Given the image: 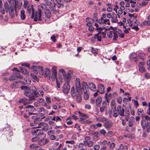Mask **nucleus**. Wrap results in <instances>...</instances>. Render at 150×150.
Listing matches in <instances>:
<instances>
[{
    "mask_svg": "<svg viewBox=\"0 0 150 150\" xmlns=\"http://www.w3.org/2000/svg\"><path fill=\"white\" fill-rule=\"evenodd\" d=\"M135 120V118L133 117H130L128 122V126L129 127H132L133 125V124Z\"/></svg>",
    "mask_w": 150,
    "mask_h": 150,
    "instance_id": "24",
    "label": "nucleus"
},
{
    "mask_svg": "<svg viewBox=\"0 0 150 150\" xmlns=\"http://www.w3.org/2000/svg\"><path fill=\"white\" fill-rule=\"evenodd\" d=\"M88 88L93 91H95L96 90V87L95 84L93 83H90L88 84Z\"/></svg>",
    "mask_w": 150,
    "mask_h": 150,
    "instance_id": "17",
    "label": "nucleus"
},
{
    "mask_svg": "<svg viewBox=\"0 0 150 150\" xmlns=\"http://www.w3.org/2000/svg\"><path fill=\"white\" fill-rule=\"evenodd\" d=\"M49 142V139H41L38 142V144L40 145H43L46 144Z\"/></svg>",
    "mask_w": 150,
    "mask_h": 150,
    "instance_id": "21",
    "label": "nucleus"
},
{
    "mask_svg": "<svg viewBox=\"0 0 150 150\" xmlns=\"http://www.w3.org/2000/svg\"><path fill=\"white\" fill-rule=\"evenodd\" d=\"M86 21L87 22L86 25L88 26H91L93 22V20L91 18L89 17L86 18Z\"/></svg>",
    "mask_w": 150,
    "mask_h": 150,
    "instance_id": "22",
    "label": "nucleus"
},
{
    "mask_svg": "<svg viewBox=\"0 0 150 150\" xmlns=\"http://www.w3.org/2000/svg\"><path fill=\"white\" fill-rule=\"evenodd\" d=\"M31 76L33 79L34 81H38L39 79L38 78L35 74H31Z\"/></svg>",
    "mask_w": 150,
    "mask_h": 150,
    "instance_id": "41",
    "label": "nucleus"
},
{
    "mask_svg": "<svg viewBox=\"0 0 150 150\" xmlns=\"http://www.w3.org/2000/svg\"><path fill=\"white\" fill-rule=\"evenodd\" d=\"M38 71L41 75H42L43 74L44 71L43 68L42 67L38 66Z\"/></svg>",
    "mask_w": 150,
    "mask_h": 150,
    "instance_id": "38",
    "label": "nucleus"
},
{
    "mask_svg": "<svg viewBox=\"0 0 150 150\" xmlns=\"http://www.w3.org/2000/svg\"><path fill=\"white\" fill-rule=\"evenodd\" d=\"M141 125L144 129H146L147 132H150V123L146 122L144 119H143L141 121Z\"/></svg>",
    "mask_w": 150,
    "mask_h": 150,
    "instance_id": "5",
    "label": "nucleus"
},
{
    "mask_svg": "<svg viewBox=\"0 0 150 150\" xmlns=\"http://www.w3.org/2000/svg\"><path fill=\"white\" fill-rule=\"evenodd\" d=\"M109 148L110 149H113L115 147V144L114 143H111V142H110V144H109Z\"/></svg>",
    "mask_w": 150,
    "mask_h": 150,
    "instance_id": "57",
    "label": "nucleus"
},
{
    "mask_svg": "<svg viewBox=\"0 0 150 150\" xmlns=\"http://www.w3.org/2000/svg\"><path fill=\"white\" fill-rule=\"evenodd\" d=\"M111 96L112 94L111 93H109V94H107V93L105 94V98L108 103L109 102L111 98Z\"/></svg>",
    "mask_w": 150,
    "mask_h": 150,
    "instance_id": "27",
    "label": "nucleus"
},
{
    "mask_svg": "<svg viewBox=\"0 0 150 150\" xmlns=\"http://www.w3.org/2000/svg\"><path fill=\"white\" fill-rule=\"evenodd\" d=\"M50 73V71L49 69L48 68H46L45 70V74L46 77L49 76Z\"/></svg>",
    "mask_w": 150,
    "mask_h": 150,
    "instance_id": "47",
    "label": "nucleus"
},
{
    "mask_svg": "<svg viewBox=\"0 0 150 150\" xmlns=\"http://www.w3.org/2000/svg\"><path fill=\"white\" fill-rule=\"evenodd\" d=\"M112 22L113 23H116L117 22L118 20L117 19V15L115 14L114 16H113L112 19L111 20Z\"/></svg>",
    "mask_w": 150,
    "mask_h": 150,
    "instance_id": "39",
    "label": "nucleus"
},
{
    "mask_svg": "<svg viewBox=\"0 0 150 150\" xmlns=\"http://www.w3.org/2000/svg\"><path fill=\"white\" fill-rule=\"evenodd\" d=\"M102 101L101 97H98L96 100V103L98 106H99V105L101 103Z\"/></svg>",
    "mask_w": 150,
    "mask_h": 150,
    "instance_id": "32",
    "label": "nucleus"
},
{
    "mask_svg": "<svg viewBox=\"0 0 150 150\" xmlns=\"http://www.w3.org/2000/svg\"><path fill=\"white\" fill-rule=\"evenodd\" d=\"M105 124V128H107V129H108L110 128L112 126V123L111 122H108V120H107Z\"/></svg>",
    "mask_w": 150,
    "mask_h": 150,
    "instance_id": "23",
    "label": "nucleus"
},
{
    "mask_svg": "<svg viewBox=\"0 0 150 150\" xmlns=\"http://www.w3.org/2000/svg\"><path fill=\"white\" fill-rule=\"evenodd\" d=\"M25 108L27 109L26 110V112L30 111L33 112L36 110L34 108V106L31 105H27L25 107Z\"/></svg>",
    "mask_w": 150,
    "mask_h": 150,
    "instance_id": "20",
    "label": "nucleus"
},
{
    "mask_svg": "<svg viewBox=\"0 0 150 150\" xmlns=\"http://www.w3.org/2000/svg\"><path fill=\"white\" fill-rule=\"evenodd\" d=\"M34 133L36 134V135L40 136L43 134V131L38 129H35L34 131Z\"/></svg>",
    "mask_w": 150,
    "mask_h": 150,
    "instance_id": "26",
    "label": "nucleus"
},
{
    "mask_svg": "<svg viewBox=\"0 0 150 150\" xmlns=\"http://www.w3.org/2000/svg\"><path fill=\"white\" fill-rule=\"evenodd\" d=\"M42 89L45 91H47L49 89L48 86L45 85L44 84L42 85Z\"/></svg>",
    "mask_w": 150,
    "mask_h": 150,
    "instance_id": "62",
    "label": "nucleus"
},
{
    "mask_svg": "<svg viewBox=\"0 0 150 150\" xmlns=\"http://www.w3.org/2000/svg\"><path fill=\"white\" fill-rule=\"evenodd\" d=\"M38 119H36L34 121L30 124L31 126L33 127V128H37L40 127L42 126H45L47 125L44 122H39Z\"/></svg>",
    "mask_w": 150,
    "mask_h": 150,
    "instance_id": "3",
    "label": "nucleus"
},
{
    "mask_svg": "<svg viewBox=\"0 0 150 150\" xmlns=\"http://www.w3.org/2000/svg\"><path fill=\"white\" fill-rule=\"evenodd\" d=\"M110 105L112 110H115L116 109V105L114 100H112L110 102Z\"/></svg>",
    "mask_w": 150,
    "mask_h": 150,
    "instance_id": "28",
    "label": "nucleus"
},
{
    "mask_svg": "<svg viewBox=\"0 0 150 150\" xmlns=\"http://www.w3.org/2000/svg\"><path fill=\"white\" fill-rule=\"evenodd\" d=\"M107 37L109 38H111L113 36V39L114 40H117L118 38V35L116 34L115 31H110L107 33Z\"/></svg>",
    "mask_w": 150,
    "mask_h": 150,
    "instance_id": "8",
    "label": "nucleus"
},
{
    "mask_svg": "<svg viewBox=\"0 0 150 150\" xmlns=\"http://www.w3.org/2000/svg\"><path fill=\"white\" fill-rule=\"evenodd\" d=\"M145 55L143 53H140L139 54L138 56L140 58V59H144V58H143Z\"/></svg>",
    "mask_w": 150,
    "mask_h": 150,
    "instance_id": "61",
    "label": "nucleus"
},
{
    "mask_svg": "<svg viewBox=\"0 0 150 150\" xmlns=\"http://www.w3.org/2000/svg\"><path fill=\"white\" fill-rule=\"evenodd\" d=\"M15 10L20 9L21 7L22 2L20 1L15 0Z\"/></svg>",
    "mask_w": 150,
    "mask_h": 150,
    "instance_id": "13",
    "label": "nucleus"
},
{
    "mask_svg": "<svg viewBox=\"0 0 150 150\" xmlns=\"http://www.w3.org/2000/svg\"><path fill=\"white\" fill-rule=\"evenodd\" d=\"M80 80L79 78H76V86L79 87L81 86L80 84Z\"/></svg>",
    "mask_w": 150,
    "mask_h": 150,
    "instance_id": "48",
    "label": "nucleus"
},
{
    "mask_svg": "<svg viewBox=\"0 0 150 150\" xmlns=\"http://www.w3.org/2000/svg\"><path fill=\"white\" fill-rule=\"evenodd\" d=\"M71 93L72 97L74 98L75 96V94L74 88V86L72 87L71 88Z\"/></svg>",
    "mask_w": 150,
    "mask_h": 150,
    "instance_id": "43",
    "label": "nucleus"
},
{
    "mask_svg": "<svg viewBox=\"0 0 150 150\" xmlns=\"http://www.w3.org/2000/svg\"><path fill=\"white\" fill-rule=\"evenodd\" d=\"M144 111L143 109L142 108H139L137 110V113L139 115H143Z\"/></svg>",
    "mask_w": 150,
    "mask_h": 150,
    "instance_id": "42",
    "label": "nucleus"
},
{
    "mask_svg": "<svg viewBox=\"0 0 150 150\" xmlns=\"http://www.w3.org/2000/svg\"><path fill=\"white\" fill-rule=\"evenodd\" d=\"M43 10H46L48 11V14L47 16H46L47 18H49L51 16V14L50 11L49 9H47V7L46 5L44 4H41L38 6V14H36L35 18H34V21H37L38 20L39 21H42V10L41 9Z\"/></svg>",
    "mask_w": 150,
    "mask_h": 150,
    "instance_id": "1",
    "label": "nucleus"
},
{
    "mask_svg": "<svg viewBox=\"0 0 150 150\" xmlns=\"http://www.w3.org/2000/svg\"><path fill=\"white\" fill-rule=\"evenodd\" d=\"M31 69L34 73L36 74L38 73V68L36 66H33L31 67Z\"/></svg>",
    "mask_w": 150,
    "mask_h": 150,
    "instance_id": "36",
    "label": "nucleus"
},
{
    "mask_svg": "<svg viewBox=\"0 0 150 150\" xmlns=\"http://www.w3.org/2000/svg\"><path fill=\"white\" fill-rule=\"evenodd\" d=\"M21 18L22 20H24L25 18V11L23 10L21 11Z\"/></svg>",
    "mask_w": 150,
    "mask_h": 150,
    "instance_id": "35",
    "label": "nucleus"
},
{
    "mask_svg": "<svg viewBox=\"0 0 150 150\" xmlns=\"http://www.w3.org/2000/svg\"><path fill=\"white\" fill-rule=\"evenodd\" d=\"M107 105L106 102H104L103 104L102 107L100 108V111L101 112H103L105 110H106L107 108Z\"/></svg>",
    "mask_w": 150,
    "mask_h": 150,
    "instance_id": "25",
    "label": "nucleus"
},
{
    "mask_svg": "<svg viewBox=\"0 0 150 150\" xmlns=\"http://www.w3.org/2000/svg\"><path fill=\"white\" fill-rule=\"evenodd\" d=\"M132 101H133L134 103V106L136 108H137L138 106L139 105V104L137 101L136 100L134 99H132Z\"/></svg>",
    "mask_w": 150,
    "mask_h": 150,
    "instance_id": "55",
    "label": "nucleus"
},
{
    "mask_svg": "<svg viewBox=\"0 0 150 150\" xmlns=\"http://www.w3.org/2000/svg\"><path fill=\"white\" fill-rule=\"evenodd\" d=\"M83 92L84 93V98L85 100H87L89 98L88 93L87 92L86 90L84 91Z\"/></svg>",
    "mask_w": 150,
    "mask_h": 150,
    "instance_id": "45",
    "label": "nucleus"
},
{
    "mask_svg": "<svg viewBox=\"0 0 150 150\" xmlns=\"http://www.w3.org/2000/svg\"><path fill=\"white\" fill-rule=\"evenodd\" d=\"M57 76V71H54V73L52 74V76L51 77V79L53 81H55V79H56Z\"/></svg>",
    "mask_w": 150,
    "mask_h": 150,
    "instance_id": "40",
    "label": "nucleus"
},
{
    "mask_svg": "<svg viewBox=\"0 0 150 150\" xmlns=\"http://www.w3.org/2000/svg\"><path fill=\"white\" fill-rule=\"evenodd\" d=\"M45 99L47 103L50 104L52 103V101L50 97L46 96Z\"/></svg>",
    "mask_w": 150,
    "mask_h": 150,
    "instance_id": "50",
    "label": "nucleus"
},
{
    "mask_svg": "<svg viewBox=\"0 0 150 150\" xmlns=\"http://www.w3.org/2000/svg\"><path fill=\"white\" fill-rule=\"evenodd\" d=\"M37 102L40 104H42V106H47V103L46 102H45V100L44 99L42 98H39L37 99Z\"/></svg>",
    "mask_w": 150,
    "mask_h": 150,
    "instance_id": "18",
    "label": "nucleus"
},
{
    "mask_svg": "<svg viewBox=\"0 0 150 150\" xmlns=\"http://www.w3.org/2000/svg\"><path fill=\"white\" fill-rule=\"evenodd\" d=\"M21 89L24 91V94L25 96L28 97L30 100H35L34 95L31 93L30 89L26 86H23L21 87Z\"/></svg>",
    "mask_w": 150,
    "mask_h": 150,
    "instance_id": "2",
    "label": "nucleus"
},
{
    "mask_svg": "<svg viewBox=\"0 0 150 150\" xmlns=\"http://www.w3.org/2000/svg\"><path fill=\"white\" fill-rule=\"evenodd\" d=\"M40 139L39 137L38 136H35L32 138L31 140L33 142H35L38 140Z\"/></svg>",
    "mask_w": 150,
    "mask_h": 150,
    "instance_id": "53",
    "label": "nucleus"
},
{
    "mask_svg": "<svg viewBox=\"0 0 150 150\" xmlns=\"http://www.w3.org/2000/svg\"><path fill=\"white\" fill-rule=\"evenodd\" d=\"M6 11L8 12L11 18H13L14 16V11L13 8L11 7L6 8Z\"/></svg>",
    "mask_w": 150,
    "mask_h": 150,
    "instance_id": "11",
    "label": "nucleus"
},
{
    "mask_svg": "<svg viewBox=\"0 0 150 150\" xmlns=\"http://www.w3.org/2000/svg\"><path fill=\"white\" fill-rule=\"evenodd\" d=\"M63 92L65 94H67L70 89V86L68 83L64 84L62 87Z\"/></svg>",
    "mask_w": 150,
    "mask_h": 150,
    "instance_id": "10",
    "label": "nucleus"
},
{
    "mask_svg": "<svg viewBox=\"0 0 150 150\" xmlns=\"http://www.w3.org/2000/svg\"><path fill=\"white\" fill-rule=\"evenodd\" d=\"M30 100H29H29L27 99L24 98L21 100H19L18 101L19 103H23L24 105H26L28 104H30L31 103L30 102Z\"/></svg>",
    "mask_w": 150,
    "mask_h": 150,
    "instance_id": "19",
    "label": "nucleus"
},
{
    "mask_svg": "<svg viewBox=\"0 0 150 150\" xmlns=\"http://www.w3.org/2000/svg\"><path fill=\"white\" fill-rule=\"evenodd\" d=\"M83 143L85 146H87L88 147H91L93 145V142L91 140L90 137L88 136L85 137Z\"/></svg>",
    "mask_w": 150,
    "mask_h": 150,
    "instance_id": "6",
    "label": "nucleus"
},
{
    "mask_svg": "<svg viewBox=\"0 0 150 150\" xmlns=\"http://www.w3.org/2000/svg\"><path fill=\"white\" fill-rule=\"evenodd\" d=\"M144 77L146 79H149L150 78V74L147 72L144 75Z\"/></svg>",
    "mask_w": 150,
    "mask_h": 150,
    "instance_id": "59",
    "label": "nucleus"
},
{
    "mask_svg": "<svg viewBox=\"0 0 150 150\" xmlns=\"http://www.w3.org/2000/svg\"><path fill=\"white\" fill-rule=\"evenodd\" d=\"M71 76L70 75L68 74L66 77L64 79V80L66 83H68L69 82L71 79Z\"/></svg>",
    "mask_w": 150,
    "mask_h": 150,
    "instance_id": "37",
    "label": "nucleus"
},
{
    "mask_svg": "<svg viewBox=\"0 0 150 150\" xmlns=\"http://www.w3.org/2000/svg\"><path fill=\"white\" fill-rule=\"evenodd\" d=\"M27 12L29 14H30L31 12H32V14L31 16V18H35V15L36 13L38 14L37 11H35L33 7V5L31 6H28L27 8Z\"/></svg>",
    "mask_w": 150,
    "mask_h": 150,
    "instance_id": "7",
    "label": "nucleus"
},
{
    "mask_svg": "<svg viewBox=\"0 0 150 150\" xmlns=\"http://www.w3.org/2000/svg\"><path fill=\"white\" fill-rule=\"evenodd\" d=\"M99 132L101 134L103 135H105V134L106 133V131L104 129H102L100 130L99 131Z\"/></svg>",
    "mask_w": 150,
    "mask_h": 150,
    "instance_id": "64",
    "label": "nucleus"
},
{
    "mask_svg": "<svg viewBox=\"0 0 150 150\" xmlns=\"http://www.w3.org/2000/svg\"><path fill=\"white\" fill-rule=\"evenodd\" d=\"M31 90L33 91V93L34 94H36V91L37 90V89L36 88V87L34 86H31Z\"/></svg>",
    "mask_w": 150,
    "mask_h": 150,
    "instance_id": "52",
    "label": "nucleus"
},
{
    "mask_svg": "<svg viewBox=\"0 0 150 150\" xmlns=\"http://www.w3.org/2000/svg\"><path fill=\"white\" fill-rule=\"evenodd\" d=\"M78 112L81 117L79 120V122L81 123H82V121L85 119L87 118L88 117L86 114H83L80 112Z\"/></svg>",
    "mask_w": 150,
    "mask_h": 150,
    "instance_id": "14",
    "label": "nucleus"
},
{
    "mask_svg": "<svg viewBox=\"0 0 150 150\" xmlns=\"http://www.w3.org/2000/svg\"><path fill=\"white\" fill-rule=\"evenodd\" d=\"M142 118V120L143 119H144L146 120H149V117L147 115H141Z\"/></svg>",
    "mask_w": 150,
    "mask_h": 150,
    "instance_id": "63",
    "label": "nucleus"
},
{
    "mask_svg": "<svg viewBox=\"0 0 150 150\" xmlns=\"http://www.w3.org/2000/svg\"><path fill=\"white\" fill-rule=\"evenodd\" d=\"M93 134V135L92 138L93 140L95 141H97L98 140V136L96 135L95 133V134Z\"/></svg>",
    "mask_w": 150,
    "mask_h": 150,
    "instance_id": "54",
    "label": "nucleus"
},
{
    "mask_svg": "<svg viewBox=\"0 0 150 150\" xmlns=\"http://www.w3.org/2000/svg\"><path fill=\"white\" fill-rule=\"evenodd\" d=\"M137 56L136 53H133L131 54L130 57L131 59H134V61L136 62H137L138 61V59L136 58Z\"/></svg>",
    "mask_w": 150,
    "mask_h": 150,
    "instance_id": "29",
    "label": "nucleus"
},
{
    "mask_svg": "<svg viewBox=\"0 0 150 150\" xmlns=\"http://www.w3.org/2000/svg\"><path fill=\"white\" fill-rule=\"evenodd\" d=\"M117 112L119 113V114L121 116H124V112H125V109L123 108H122L121 106L119 105L117 106V109H116Z\"/></svg>",
    "mask_w": 150,
    "mask_h": 150,
    "instance_id": "12",
    "label": "nucleus"
},
{
    "mask_svg": "<svg viewBox=\"0 0 150 150\" xmlns=\"http://www.w3.org/2000/svg\"><path fill=\"white\" fill-rule=\"evenodd\" d=\"M56 4L55 3H54V6H53L51 8V11L52 12H54V13H55L56 11V10L55 7V5Z\"/></svg>",
    "mask_w": 150,
    "mask_h": 150,
    "instance_id": "56",
    "label": "nucleus"
},
{
    "mask_svg": "<svg viewBox=\"0 0 150 150\" xmlns=\"http://www.w3.org/2000/svg\"><path fill=\"white\" fill-rule=\"evenodd\" d=\"M76 99L77 101L79 102H80L82 100L81 95L79 93L76 95Z\"/></svg>",
    "mask_w": 150,
    "mask_h": 150,
    "instance_id": "46",
    "label": "nucleus"
},
{
    "mask_svg": "<svg viewBox=\"0 0 150 150\" xmlns=\"http://www.w3.org/2000/svg\"><path fill=\"white\" fill-rule=\"evenodd\" d=\"M36 94H34V96L35 97V100L36 99V97H38V95L39 96H43L44 95V94L43 91L41 90H39V88L37 89V90L36 91Z\"/></svg>",
    "mask_w": 150,
    "mask_h": 150,
    "instance_id": "15",
    "label": "nucleus"
},
{
    "mask_svg": "<svg viewBox=\"0 0 150 150\" xmlns=\"http://www.w3.org/2000/svg\"><path fill=\"white\" fill-rule=\"evenodd\" d=\"M98 23L101 24H103V25H110V21L108 18H105L104 19H100L98 21Z\"/></svg>",
    "mask_w": 150,
    "mask_h": 150,
    "instance_id": "9",
    "label": "nucleus"
},
{
    "mask_svg": "<svg viewBox=\"0 0 150 150\" xmlns=\"http://www.w3.org/2000/svg\"><path fill=\"white\" fill-rule=\"evenodd\" d=\"M59 73L61 74V75L62 74L64 77L66 76V73L63 69H61L59 70Z\"/></svg>",
    "mask_w": 150,
    "mask_h": 150,
    "instance_id": "51",
    "label": "nucleus"
},
{
    "mask_svg": "<svg viewBox=\"0 0 150 150\" xmlns=\"http://www.w3.org/2000/svg\"><path fill=\"white\" fill-rule=\"evenodd\" d=\"M18 87V83L17 82H15L12 83L11 85V87L12 89L16 88Z\"/></svg>",
    "mask_w": 150,
    "mask_h": 150,
    "instance_id": "33",
    "label": "nucleus"
},
{
    "mask_svg": "<svg viewBox=\"0 0 150 150\" xmlns=\"http://www.w3.org/2000/svg\"><path fill=\"white\" fill-rule=\"evenodd\" d=\"M88 86L87 83L85 82H83V83L82 88L83 91H86V89L87 88Z\"/></svg>",
    "mask_w": 150,
    "mask_h": 150,
    "instance_id": "44",
    "label": "nucleus"
},
{
    "mask_svg": "<svg viewBox=\"0 0 150 150\" xmlns=\"http://www.w3.org/2000/svg\"><path fill=\"white\" fill-rule=\"evenodd\" d=\"M104 90V87L103 85L102 84H99L98 85V92L100 94L103 93Z\"/></svg>",
    "mask_w": 150,
    "mask_h": 150,
    "instance_id": "16",
    "label": "nucleus"
},
{
    "mask_svg": "<svg viewBox=\"0 0 150 150\" xmlns=\"http://www.w3.org/2000/svg\"><path fill=\"white\" fill-rule=\"evenodd\" d=\"M39 111V112H42L45 114H47L48 112V111L45 109L43 107H41L40 108Z\"/></svg>",
    "mask_w": 150,
    "mask_h": 150,
    "instance_id": "34",
    "label": "nucleus"
},
{
    "mask_svg": "<svg viewBox=\"0 0 150 150\" xmlns=\"http://www.w3.org/2000/svg\"><path fill=\"white\" fill-rule=\"evenodd\" d=\"M110 144V141H107L105 140H103L102 141L100 142H99V144L100 145H105L106 144L107 146H109V144Z\"/></svg>",
    "mask_w": 150,
    "mask_h": 150,
    "instance_id": "30",
    "label": "nucleus"
},
{
    "mask_svg": "<svg viewBox=\"0 0 150 150\" xmlns=\"http://www.w3.org/2000/svg\"><path fill=\"white\" fill-rule=\"evenodd\" d=\"M139 70L142 73L145 72V69L144 67H139Z\"/></svg>",
    "mask_w": 150,
    "mask_h": 150,
    "instance_id": "58",
    "label": "nucleus"
},
{
    "mask_svg": "<svg viewBox=\"0 0 150 150\" xmlns=\"http://www.w3.org/2000/svg\"><path fill=\"white\" fill-rule=\"evenodd\" d=\"M96 120L98 121L101 122L105 123L106 122L107 119L105 117H98L96 118Z\"/></svg>",
    "mask_w": 150,
    "mask_h": 150,
    "instance_id": "31",
    "label": "nucleus"
},
{
    "mask_svg": "<svg viewBox=\"0 0 150 150\" xmlns=\"http://www.w3.org/2000/svg\"><path fill=\"white\" fill-rule=\"evenodd\" d=\"M13 70H15L13 74L9 78L10 81H12L13 80H15L16 78H18L20 79L22 78L20 74L19 73V71H18L16 68L14 69Z\"/></svg>",
    "mask_w": 150,
    "mask_h": 150,
    "instance_id": "4",
    "label": "nucleus"
},
{
    "mask_svg": "<svg viewBox=\"0 0 150 150\" xmlns=\"http://www.w3.org/2000/svg\"><path fill=\"white\" fill-rule=\"evenodd\" d=\"M113 117H116L118 116L119 115V113H118L117 112L116 109L115 110H113Z\"/></svg>",
    "mask_w": 150,
    "mask_h": 150,
    "instance_id": "60",
    "label": "nucleus"
},
{
    "mask_svg": "<svg viewBox=\"0 0 150 150\" xmlns=\"http://www.w3.org/2000/svg\"><path fill=\"white\" fill-rule=\"evenodd\" d=\"M95 38L97 39L98 41H101V35L98 34L95 35Z\"/></svg>",
    "mask_w": 150,
    "mask_h": 150,
    "instance_id": "49",
    "label": "nucleus"
}]
</instances>
